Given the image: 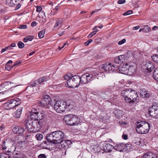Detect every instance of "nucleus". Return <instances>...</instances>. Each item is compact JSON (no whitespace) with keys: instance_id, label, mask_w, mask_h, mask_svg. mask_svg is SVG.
<instances>
[{"instance_id":"1","label":"nucleus","mask_w":158,"mask_h":158,"mask_svg":"<svg viewBox=\"0 0 158 158\" xmlns=\"http://www.w3.org/2000/svg\"><path fill=\"white\" fill-rule=\"evenodd\" d=\"M121 94L124 98L125 101L129 103H134L138 97L137 92L130 88L122 90Z\"/></svg>"},{"instance_id":"2","label":"nucleus","mask_w":158,"mask_h":158,"mask_svg":"<svg viewBox=\"0 0 158 158\" xmlns=\"http://www.w3.org/2000/svg\"><path fill=\"white\" fill-rule=\"evenodd\" d=\"M24 124L27 131L29 132L32 133L38 132L41 126L40 121L32 119L28 120Z\"/></svg>"},{"instance_id":"3","label":"nucleus","mask_w":158,"mask_h":158,"mask_svg":"<svg viewBox=\"0 0 158 158\" xmlns=\"http://www.w3.org/2000/svg\"><path fill=\"white\" fill-rule=\"evenodd\" d=\"M149 123L145 121L137 122L136 123L135 128L136 131L139 134H145L149 130Z\"/></svg>"},{"instance_id":"4","label":"nucleus","mask_w":158,"mask_h":158,"mask_svg":"<svg viewBox=\"0 0 158 158\" xmlns=\"http://www.w3.org/2000/svg\"><path fill=\"white\" fill-rule=\"evenodd\" d=\"M11 139L8 142L4 141L2 144V149L9 155L12 154L15 150L16 147Z\"/></svg>"},{"instance_id":"5","label":"nucleus","mask_w":158,"mask_h":158,"mask_svg":"<svg viewBox=\"0 0 158 158\" xmlns=\"http://www.w3.org/2000/svg\"><path fill=\"white\" fill-rule=\"evenodd\" d=\"M11 139L8 142L4 141L2 144V149L9 155L12 154L15 150L16 147Z\"/></svg>"},{"instance_id":"6","label":"nucleus","mask_w":158,"mask_h":158,"mask_svg":"<svg viewBox=\"0 0 158 158\" xmlns=\"http://www.w3.org/2000/svg\"><path fill=\"white\" fill-rule=\"evenodd\" d=\"M66 123L69 125H77L80 122V119L77 115L73 114L66 115L64 118Z\"/></svg>"},{"instance_id":"7","label":"nucleus","mask_w":158,"mask_h":158,"mask_svg":"<svg viewBox=\"0 0 158 158\" xmlns=\"http://www.w3.org/2000/svg\"><path fill=\"white\" fill-rule=\"evenodd\" d=\"M21 102V100L19 98L11 99L8 100L4 103L3 107L6 110H9L19 105Z\"/></svg>"},{"instance_id":"8","label":"nucleus","mask_w":158,"mask_h":158,"mask_svg":"<svg viewBox=\"0 0 158 158\" xmlns=\"http://www.w3.org/2000/svg\"><path fill=\"white\" fill-rule=\"evenodd\" d=\"M80 77L78 75H74L68 79L67 83L65 84L66 87L71 88L78 87L80 84Z\"/></svg>"},{"instance_id":"9","label":"nucleus","mask_w":158,"mask_h":158,"mask_svg":"<svg viewBox=\"0 0 158 158\" xmlns=\"http://www.w3.org/2000/svg\"><path fill=\"white\" fill-rule=\"evenodd\" d=\"M44 112L43 111H40L37 109H32L31 110V113L30 114L29 119H32L38 121L39 120L42 119L44 115Z\"/></svg>"},{"instance_id":"10","label":"nucleus","mask_w":158,"mask_h":158,"mask_svg":"<svg viewBox=\"0 0 158 158\" xmlns=\"http://www.w3.org/2000/svg\"><path fill=\"white\" fill-rule=\"evenodd\" d=\"M10 83L9 81L4 82L0 85V94L2 93L4 94L5 93L9 95H10V97H13V96L11 95L14 93L12 92L11 90L10 89L6 90V89H8L9 86L10 85Z\"/></svg>"},{"instance_id":"11","label":"nucleus","mask_w":158,"mask_h":158,"mask_svg":"<svg viewBox=\"0 0 158 158\" xmlns=\"http://www.w3.org/2000/svg\"><path fill=\"white\" fill-rule=\"evenodd\" d=\"M65 104V102L57 101L54 105V109L57 113H60L63 112L66 110Z\"/></svg>"},{"instance_id":"12","label":"nucleus","mask_w":158,"mask_h":158,"mask_svg":"<svg viewBox=\"0 0 158 158\" xmlns=\"http://www.w3.org/2000/svg\"><path fill=\"white\" fill-rule=\"evenodd\" d=\"M54 139V143L57 144L63 142V138L64 134L61 131H57L53 132Z\"/></svg>"},{"instance_id":"13","label":"nucleus","mask_w":158,"mask_h":158,"mask_svg":"<svg viewBox=\"0 0 158 158\" xmlns=\"http://www.w3.org/2000/svg\"><path fill=\"white\" fill-rule=\"evenodd\" d=\"M26 138L23 135H19L15 137V142L17 145L20 147H22L25 144Z\"/></svg>"},{"instance_id":"14","label":"nucleus","mask_w":158,"mask_h":158,"mask_svg":"<svg viewBox=\"0 0 158 158\" xmlns=\"http://www.w3.org/2000/svg\"><path fill=\"white\" fill-rule=\"evenodd\" d=\"M100 67L102 69L107 73L112 72L116 69L114 65L113 64L112 65L111 63H110L103 64L100 65Z\"/></svg>"},{"instance_id":"15","label":"nucleus","mask_w":158,"mask_h":158,"mask_svg":"<svg viewBox=\"0 0 158 158\" xmlns=\"http://www.w3.org/2000/svg\"><path fill=\"white\" fill-rule=\"evenodd\" d=\"M80 84H86L92 80V76H89L88 73H86L80 77Z\"/></svg>"},{"instance_id":"16","label":"nucleus","mask_w":158,"mask_h":158,"mask_svg":"<svg viewBox=\"0 0 158 158\" xmlns=\"http://www.w3.org/2000/svg\"><path fill=\"white\" fill-rule=\"evenodd\" d=\"M51 100V99L50 96L48 95H45L40 102V105L42 106H45L50 104L52 106L53 104H52Z\"/></svg>"},{"instance_id":"17","label":"nucleus","mask_w":158,"mask_h":158,"mask_svg":"<svg viewBox=\"0 0 158 158\" xmlns=\"http://www.w3.org/2000/svg\"><path fill=\"white\" fill-rule=\"evenodd\" d=\"M19 0H6V4L7 5L10 7H14L17 5L16 7V9H18L21 6V5L19 3Z\"/></svg>"},{"instance_id":"18","label":"nucleus","mask_w":158,"mask_h":158,"mask_svg":"<svg viewBox=\"0 0 158 158\" xmlns=\"http://www.w3.org/2000/svg\"><path fill=\"white\" fill-rule=\"evenodd\" d=\"M66 110L67 111H70L73 110L76 107L75 103L71 100H69L65 102Z\"/></svg>"},{"instance_id":"19","label":"nucleus","mask_w":158,"mask_h":158,"mask_svg":"<svg viewBox=\"0 0 158 158\" xmlns=\"http://www.w3.org/2000/svg\"><path fill=\"white\" fill-rule=\"evenodd\" d=\"M128 67V64L126 63L123 65H121L118 68L119 72L123 74L127 75L128 70H127Z\"/></svg>"},{"instance_id":"20","label":"nucleus","mask_w":158,"mask_h":158,"mask_svg":"<svg viewBox=\"0 0 158 158\" xmlns=\"http://www.w3.org/2000/svg\"><path fill=\"white\" fill-rule=\"evenodd\" d=\"M38 16L39 18V22L42 25H43L46 21L45 14L44 11H42L39 13Z\"/></svg>"},{"instance_id":"21","label":"nucleus","mask_w":158,"mask_h":158,"mask_svg":"<svg viewBox=\"0 0 158 158\" xmlns=\"http://www.w3.org/2000/svg\"><path fill=\"white\" fill-rule=\"evenodd\" d=\"M127 70H128V73L127 75H132L136 71V66L135 64L133 63L132 64H129Z\"/></svg>"},{"instance_id":"22","label":"nucleus","mask_w":158,"mask_h":158,"mask_svg":"<svg viewBox=\"0 0 158 158\" xmlns=\"http://www.w3.org/2000/svg\"><path fill=\"white\" fill-rule=\"evenodd\" d=\"M22 109L23 108L22 107H19L17 109L16 111L13 113V116L16 118H19L22 113Z\"/></svg>"},{"instance_id":"23","label":"nucleus","mask_w":158,"mask_h":158,"mask_svg":"<svg viewBox=\"0 0 158 158\" xmlns=\"http://www.w3.org/2000/svg\"><path fill=\"white\" fill-rule=\"evenodd\" d=\"M13 130L15 133L21 134L24 131V129L20 126L15 127Z\"/></svg>"},{"instance_id":"24","label":"nucleus","mask_w":158,"mask_h":158,"mask_svg":"<svg viewBox=\"0 0 158 158\" xmlns=\"http://www.w3.org/2000/svg\"><path fill=\"white\" fill-rule=\"evenodd\" d=\"M39 85V84L38 83V82L37 81H31L30 83V86L28 87L27 89H26V90L27 91L29 90H31V91L30 92V93H32L33 92V89L32 87H35L37 85Z\"/></svg>"},{"instance_id":"25","label":"nucleus","mask_w":158,"mask_h":158,"mask_svg":"<svg viewBox=\"0 0 158 158\" xmlns=\"http://www.w3.org/2000/svg\"><path fill=\"white\" fill-rule=\"evenodd\" d=\"M145 65L148 71L149 72H151L154 68L153 64L151 62H146Z\"/></svg>"},{"instance_id":"26","label":"nucleus","mask_w":158,"mask_h":158,"mask_svg":"<svg viewBox=\"0 0 158 158\" xmlns=\"http://www.w3.org/2000/svg\"><path fill=\"white\" fill-rule=\"evenodd\" d=\"M157 155L155 153L149 152L145 154L142 158H157Z\"/></svg>"},{"instance_id":"27","label":"nucleus","mask_w":158,"mask_h":158,"mask_svg":"<svg viewBox=\"0 0 158 158\" xmlns=\"http://www.w3.org/2000/svg\"><path fill=\"white\" fill-rule=\"evenodd\" d=\"M46 139L49 142L54 143V136L53 132L51 133L48 134L46 136Z\"/></svg>"},{"instance_id":"28","label":"nucleus","mask_w":158,"mask_h":158,"mask_svg":"<svg viewBox=\"0 0 158 158\" xmlns=\"http://www.w3.org/2000/svg\"><path fill=\"white\" fill-rule=\"evenodd\" d=\"M156 109V106L153 105L149 109V113L150 115L154 117H156V115H155V110Z\"/></svg>"},{"instance_id":"29","label":"nucleus","mask_w":158,"mask_h":158,"mask_svg":"<svg viewBox=\"0 0 158 158\" xmlns=\"http://www.w3.org/2000/svg\"><path fill=\"white\" fill-rule=\"evenodd\" d=\"M125 144L123 143H120L114 147V148L120 152L122 151L124 148Z\"/></svg>"},{"instance_id":"30","label":"nucleus","mask_w":158,"mask_h":158,"mask_svg":"<svg viewBox=\"0 0 158 158\" xmlns=\"http://www.w3.org/2000/svg\"><path fill=\"white\" fill-rule=\"evenodd\" d=\"M114 148V147L110 144H106L104 146V149L106 152H110Z\"/></svg>"},{"instance_id":"31","label":"nucleus","mask_w":158,"mask_h":158,"mask_svg":"<svg viewBox=\"0 0 158 158\" xmlns=\"http://www.w3.org/2000/svg\"><path fill=\"white\" fill-rule=\"evenodd\" d=\"M49 79V77L48 76L43 77L40 78L37 81L39 84H41L43 82L46 81Z\"/></svg>"},{"instance_id":"32","label":"nucleus","mask_w":158,"mask_h":158,"mask_svg":"<svg viewBox=\"0 0 158 158\" xmlns=\"http://www.w3.org/2000/svg\"><path fill=\"white\" fill-rule=\"evenodd\" d=\"M140 94L143 98L149 97V94L144 89H142L140 91Z\"/></svg>"},{"instance_id":"33","label":"nucleus","mask_w":158,"mask_h":158,"mask_svg":"<svg viewBox=\"0 0 158 158\" xmlns=\"http://www.w3.org/2000/svg\"><path fill=\"white\" fill-rule=\"evenodd\" d=\"M97 26H95L94 27L93 29V32H91L89 35L88 36V38H90L92 37L94 35H95L97 33V31H98L97 28Z\"/></svg>"},{"instance_id":"34","label":"nucleus","mask_w":158,"mask_h":158,"mask_svg":"<svg viewBox=\"0 0 158 158\" xmlns=\"http://www.w3.org/2000/svg\"><path fill=\"white\" fill-rule=\"evenodd\" d=\"M62 22V20L60 19H57L55 25L54 27V29L58 28L60 25H61Z\"/></svg>"},{"instance_id":"35","label":"nucleus","mask_w":158,"mask_h":158,"mask_svg":"<svg viewBox=\"0 0 158 158\" xmlns=\"http://www.w3.org/2000/svg\"><path fill=\"white\" fill-rule=\"evenodd\" d=\"M118 57L119 58V60L121 63L125 62L126 60H127V56L124 55H120Z\"/></svg>"},{"instance_id":"36","label":"nucleus","mask_w":158,"mask_h":158,"mask_svg":"<svg viewBox=\"0 0 158 158\" xmlns=\"http://www.w3.org/2000/svg\"><path fill=\"white\" fill-rule=\"evenodd\" d=\"M153 77L155 80L158 82V67L156 68L154 72Z\"/></svg>"},{"instance_id":"37","label":"nucleus","mask_w":158,"mask_h":158,"mask_svg":"<svg viewBox=\"0 0 158 158\" xmlns=\"http://www.w3.org/2000/svg\"><path fill=\"white\" fill-rule=\"evenodd\" d=\"M109 92H111L110 90V89L107 90V91H106L105 92V94L107 95L108 97H112V98L115 99H116L117 98V95H115L113 97L112 96V95H111V93H110Z\"/></svg>"},{"instance_id":"38","label":"nucleus","mask_w":158,"mask_h":158,"mask_svg":"<svg viewBox=\"0 0 158 158\" xmlns=\"http://www.w3.org/2000/svg\"><path fill=\"white\" fill-rule=\"evenodd\" d=\"M35 137L37 140L40 141L42 140L43 139V135L42 134L38 133L36 135Z\"/></svg>"},{"instance_id":"39","label":"nucleus","mask_w":158,"mask_h":158,"mask_svg":"<svg viewBox=\"0 0 158 158\" xmlns=\"http://www.w3.org/2000/svg\"><path fill=\"white\" fill-rule=\"evenodd\" d=\"M0 158H11V156L6 153L5 154L0 153Z\"/></svg>"},{"instance_id":"40","label":"nucleus","mask_w":158,"mask_h":158,"mask_svg":"<svg viewBox=\"0 0 158 158\" xmlns=\"http://www.w3.org/2000/svg\"><path fill=\"white\" fill-rule=\"evenodd\" d=\"M13 156L14 158H24L23 154H21L19 152L15 153Z\"/></svg>"},{"instance_id":"41","label":"nucleus","mask_w":158,"mask_h":158,"mask_svg":"<svg viewBox=\"0 0 158 158\" xmlns=\"http://www.w3.org/2000/svg\"><path fill=\"white\" fill-rule=\"evenodd\" d=\"M45 32V31L44 30L39 32L38 35L39 39H42L44 37Z\"/></svg>"},{"instance_id":"42","label":"nucleus","mask_w":158,"mask_h":158,"mask_svg":"<svg viewBox=\"0 0 158 158\" xmlns=\"http://www.w3.org/2000/svg\"><path fill=\"white\" fill-rule=\"evenodd\" d=\"M143 32H148L150 31L151 29L150 27L148 26L145 25L143 28Z\"/></svg>"},{"instance_id":"43","label":"nucleus","mask_w":158,"mask_h":158,"mask_svg":"<svg viewBox=\"0 0 158 158\" xmlns=\"http://www.w3.org/2000/svg\"><path fill=\"white\" fill-rule=\"evenodd\" d=\"M152 58L155 62L158 63V55L155 54L152 56Z\"/></svg>"},{"instance_id":"44","label":"nucleus","mask_w":158,"mask_h":158,"mask_svg":"<svg viewBox=\"0 0 158 158\" xmlns=\"http://www.w3.org/2000/svg\"><path fill=\"white\" fill-rule=\"evenodd\" d=\"M89 76L91 75L92 76V79L93 80V77H95L96 75L97 74L96 72L94 71H90L89 73H88Z\"/></svg>"},{"instance_id":"45","label":"nucleus","mask_w":158,"mask_h":158,"mask_svg":"<svg viewBox=\"0 0 158 158\" xmlns=\"http://www.w3.org/2000/svg\"><path fill=\"white\" fill-rule=\"evenodd\" d=\"M18 46L19 48L21 49L24 47V44L22 42L19 41L18 44Z\"/></svg>"},{"instance_id":"46","label":"nucleus","mask_w":158,"mask_h":158,"mask_svg":"<svg viewBox=\"0 0 158 158\" xmlns=\"http://www.w3.org/2000/svg\"><path fill=\"white\" fill-rule=\"evenodd\" d=\"M34 39H35V38H34V36L32 35H29L27 36L24 38L23 40H33Z\"/></svg>"},{"instance_id":"47","label":"nucleus","mask_w":158,"mask_h":158,"mask_svg":"<svg viewBox=\"0 0 158 158\" xmlns=\"http://www.w3.org/2000/svg\"><path fill=\"white\" fill-rule=\"evenodd\" d=\"M133 11L131 10H129L124 12L123 14V15H130L132 13Z\"/></svg>"},{"instance_id":"48","label":"nucleus","mask_w":158,"mask_h":158,"mask_svg":"<svg viewBox=\"0 0 158 158\" xmlns=\"http://www.w3.org/2000/svg\"><path fill=\"white\" fill-rule=\"evenodd\" d=\"M9 82L10 83V85L9 86L8 89L10 88H11L13 87H16L17 86V85H15V84L13 82Z\"/></svg>"},{"instance_id":"49","label":"nucleus","mask_w":158,"mask_h":158,"mask_svg":"<svg viewBox=\"0 0 158 158\" xmlns=\"http://www.w3.org/2000/svg\"><path fill=\"white\" fill-rule=\"evenodd\" d=\"M27 26L26 25H22L18 27L20 29H25L27 28Z\"/></svg>"},{"instance_id":"50","label":"nucleus","mask_w":158,"mask_h":158,"mask_svg":"<svg viewBox=\"0 0 158 158\" xmlns=\"http://www.w3.org/2000/svg\"><path fill=\"white\" fill-rule=\"evenodd\" d=\"M8 49H10V47H6L5 48H2L1 51V53H2L3 52H4L6 50Z\"/></svg>"},{"instance_id":"51","label":"nucleus","mask_w":158,"mask_h":158,"mask_svg":"<svg viewBox=\"0 0 158 158\" xmlns=\"http://www.w3.org/2000/svg\"><path fill=\"white\" fill-rule=\"evenodd\" d=\"M93 40H88V41L85 43L84 44L86 46H88L92 42Z\"/></svg>"},{"instance_id":"52","label":"nucleus","mask_w":158,"mask_h":158,"mask_svg":"<svg viewBox=\"0 0 158 158\" xmlns=\"http://www.w3.org/2000/svg\"><path fill=\"white\" fill-rule=\"evenodd\" d=\"M155 115H156V117H154L155 118H158V107L156 106V109L155 111Z\"/></svg>"},{"instance_id":"53","label":"nucleus","mask_w":158,"mask_h":158,"mask_svg":"<svg viewBox=\"0 0 158 158\" xmlns=\"http://www.w3.org/2000/svg\"><path fill=\"white\" fill-rule=\"evenodd\" d=\"M115 62L117 64H119L121 63L120 60H119V58L118 57L115 58L114 60Z\"/></svg>"},{"instance_id":"54","label":"nucleus","mask_w":158,"mask_h":158,"mask_svg":"<svg viewBox=\"0 0 158 158\" xmlns=\"http://www.w3.org/2000/svg\"><path fill=\"white\" fill-rule=\"evenodd\" d=\"M125 2V0H119L118 1V3L120 4H123Z\"/></svg>"},{"instance_id":"55","label":"nucleus","mask_w":158,"mask_h":158,"mask_svg":"<svg viewBox=\"0 0 158 158\" xmlns=\"http://www.w3.org/2000/svg\"><path fill=\"white\" fill-rule=\"evenodd\" d=\"M46 157L44 154H40L38 156V158H46Z\"/></svg>"},{"instance_id":"56","label":"nucleus","mask_w":158,"mask_h":158,"mask_svg":"<svg viewBox=\"0 0 158 158\" xmlns=\"http://www.w3.org/2000/svg\"><path fill=\"white\" fill-rule=\"evenodd\" d=\"M5 68L7 70L10 71L13 67H12V66L11 67H10L8 65L6 64Z\"/></svg>"},{"instance_id":"57","label":"nucleus","mask_w":158,"mask_h":158,"mask_svg":"<svg viewBox=\"0 0 158 158\" xmlns=\"http://www.w3.org/2000/svg\"><path fill=\"white\" fill-rule=\"evenodd\" d=\"M42 10V7L41 6H38L37 7L36 9V11L37 12H40V13L41 12V10Z\"/></svg>"},{"instance_id":"58","label":"nucleus","mask_w":158,"mask_h":158,"mask_svg":"<svg viewBox=\"0 0 158 158\" xmlns=\"http://www.w3.org/2000/svg\"><path fill=\"white\" fill-rule=\"evenodd\" d=\"M21 62H19V61H16L15 64L12 66V67H13L18 64H19L21 63Z\"/></svg>"},{"instance_id":"59","label":"nucleus","mask_w":158,"mask_h":158,"mask_svg":"<svg viewBox=\"0 0 158 158\" xmlns=\"http://www.w3.org/2000/svg\"><path fill=\"white\" fill-rule=\"evenodd\" d=\"M126 42V40H121L118 42L119 45H121Z\"/></svg>"},{"instance_id":"60","label":"nucleus","mask_w":158,"mask_h":158,"mask_svg":"<svg viewBox=\"0 0 158 158\" xmlns=\"http://www.w3.org/2000/svg\"><path fill=\"white\" fill-rule=\"evenodd\" d=\"M140 27L139 26H137L135 27H134L132 28V29L133 30H137Z\"/></svg>"},{"instance_id":"61","label":"nucleus","mask_w":158,"mask_h":158,"mask_svg":"<svg viewBox=\"0 0 158 158\" xmlns=\"http://www.w3.org/2000/svg\"><path fill=\"white\" fill-rule=\"evenodd\" d=\"M37 24V23L35 21H33L31 23V26L32 27H34Z\"/></svg>"},{"instance_id":"62","label":"nucleus","mask_w":158,"mask_h":158,"mask_svg":"<svg viewBox=\"0 0 158 158\" xmlns=\"http://www.w3.org/2000/svg\"><path fill=\"white\" fill-rule=\"evenodd\" d=\"M123 138L124 139H127V136L126 135L123 134Z\"/></svg>"},{"instance_id":"63","label":"nucleus","mask_w":158,"mask_h":158,"mask_svg":"<svg viewBox=\"0 0 158 158\" xmlns=\"http://www.w3.org/2000/svg\"><path fill=\"white\" fill-rule=\"evenodd\" d=\"M15 45H16V44L15 43H13L11 44H10V46H9L10 47V49H11V48H10L11 47H15Z\"/></svg>"},{"instance_id":"64","label":"nucleus","mask_w":158,"mask_h":158,"mask_svg":"<svg viewBox=\"0 0 158 158\" xmlns=\"http://www.w3.org/2000/svg\"><path fill=\"white\" fill-rule=\"evenodd\" d=\"M64 78L65 80H68V79L69 78H70V77H69L67 75H66L64 76Z\"/></svg>"}]
</instances>
